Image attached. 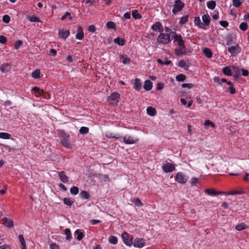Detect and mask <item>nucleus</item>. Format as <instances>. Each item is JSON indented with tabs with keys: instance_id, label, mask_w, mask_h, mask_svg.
Wrapping results in <instances>:
<instances>
[{
	"instance_id": "nucleus-58",
	"label": "nucleus",
	"mask_w": 249,
	"mask_h": 249,
	"mask_svg": "<svg viewBox=\"0 0 249 249\" xmlns=\"http://www.w3.org/2000/svg\"><path fill=\"white\" fill-rule=\"evenodd\" d=\"M198 181V179L196 178H192L191 179V186H195L196 185V183Z\"/></svg>"
},
{
	"instance_id": "nucleus-46",
	"label": "nucleus",
	"mask_w": 249,
	"mask_h": 249,
	"mask_svg": "<svg viewBox=\"0 0 249 249\" xmlns=\"http://www.w3.org/2000/svg\"><path fill=\"white\" fill-rule=\"evenodd\" d=\"M188 18H189L188 15H186V16L182 17L180 19L179 24H180L181 25L185 24L188 21Z\"/></svg>"
},
{
	"instance_id": "nucleus-28",
	"label": "nucleus",
	"mask_w": 249,
	"mask_h": 249,
	"mask_svg": "<svg viewBox=\"0 0 249 249\" xmlns=\"http://www.w3.org/2000/svg\"><path fill=\"white\" fill-rule=\"evenodd\" d=\"M74 234L77 235L76 239L78 241H81L84 237V233L80 231V230L79 229H77L75 231Z\"/></svg>"
},
{
	"instance_id": "nucleus-55",
	"label": "nucleus",
	"mask_w": 249,
	"mask_h": 249,
	"mask_svg": "<svg viewBox=\"0 0 249 249\" xmlns=\"http://www.w3.org/2000/svg\"><path fill=\"white\" fill-rule=\"evenodd\" d=\"M22 44V41L21 40H18L15 42L14 48L15 49H18L21 45Z\"/></svg>"
},
{
	"instance_id": "nucleus-10",
	"label": "nucleus",
	"mask_w": 249,
	"mask_h": 249,
	"mask_svg": "<svg viewBox=\"0 0 249 249\" xmlns=\"http://www.w3.org/2000/svg\"><path fill=\"white\" fill-rule=\"evenodd\" d=\"M32 91H34L37 96L42 97L44 98L47 99L46 93L44 92V90L40 89L37 87H34L32 88Z\"/></svg>"
},
{
	"instance_id": "nucleus-40",
	"label": "nucleus",
	"mask_w": 249,
	"mask_h": 249,
	"mask_svg": "<svg viewBox=\"0 0 249 249\" xmlns=\"http://www.w3.org/2000/svg\"><path fill=\"white\" fill-rule=\"evenodd\" d=\"M186 76L183 74H179L176 76V80L178 82H183L185 80Z\"/></svg>"
},
{
	"instance_id": "nucleus-43",
	"label": "nucleus",
	"mask_w": 249,
	"mask_h": 249,
	"mask_svg": "<svg viewBox=\"0 0 249 249\" xmlns=\"http://www.w3.org/2000/svg\"><path fill=\"white\" fill-rule=\"evenodd\" d=\"M132 202L135 204V205L138 207H142L143 206V203L141 202V200L137 198L133 199L132 200Z\"/></svg>"
},
{
	"instance_id": "nucleus-9",
	"label": "nucleus",
	"mask_w": 249,
	"mask_h": 249,
	"mask_svg": "<svg viewBox=\"0 0 249 249\" xmlns=\"http://www.w3.org/2000/svg\"><path fill=\"white\" fill-rule=\"evenodd\" d=\"M228 50L231 56H234L241 53V49L238 45H237L235 46H232L228 48Z\"/></svg>"
},
{
	"instance_id": "nucleus-38",
	"label": "nucleus",
	"mask_w": 249,
	"mask_h": 249,
	"mask_svg": "<svg viewBox=\"0 0 249 249\" xmlns=\"http://www.w3.org/2000/svg\"><path fill=\"white\" fill-rule=\"evenodd\" d=\"M247 226H246V225L244 223H242L237 225L235 227V229L237 231H241L247 229Z\"/></svg>"
},
{
	"instance_id": "nucleus-37",
	"label": "nucleus",
	"mask_w": 249,
	"mask_h": 249,
	"mask_svg": "<svg viewBox=\"0 0 249 249\" xmlns=\"http://www.w3.org/2000/svg\"><path fill=\"white\" fill-rule=\"evenodd\" d=\"M178 66L180 68H183L185 70L188 69V66L187 65L186 62L184 60H181L179 61Z\"/></svg>"
},
{
	"instance_id": "nucleus-3",
	"label": "nucleus",
	"mask_w": 249,
	"mask_h": 249,
	"mask_svg": "<svg viewBox=\"0 0 249 249\" xmlns=\"http://www.w3.org/2000/svg\"><path fill=\"white\" fill-rule=\"evenodd\" d=\"M184 6V3L180 0H176L172 9V13L174 15H176L178 12L181 11Z\"/></svg>"
},
{
	"instance_id": "nucleus-45",
	"label": "nucleus",
	"mask_w": 249,
	"mask_h": 249,
	"mask_svg": "<svg viewBox=\"0 0 249 249\" xmlns=\"http://www.w3.org/2000/svg\"><path fill=\"white\" fill-rule=\"evenodd\" d=\"M70 192L72 195H76L79 193V189L77 187L73 186L71 188Z\"/></svg>"
},
{
	"instance_id": "nucleus-63",
	"label": "nucleus",
	"mask_w": 249,
	"mask_h": 249,
	"mask_svg": "<svg viewBox=\"0 0 249 249\" xmlns=\"http://www.w3.org/2000/svg\"><path fill=\"white\" fill-rule=\"evenodd\" d=\"M50 249H59V247L55 243H52L50 245Z\"/></svg>"
},
{
	"instance_id": "nucleus-13",
	"label": "nucleus",
	"mask_w": 249,
	"mask_h": 249,
	"mask_svg": "<svg viewBox=\"0 0 249 249\" xmlns=\"http://www.w3.org/2000/svg\"><path fill=\"white\" fill-rule=\"evenodd\" d=\"M58 35L65 40L70 35V32L68 30H63L59 29L58 31Z\"/></svg>"
},
{
	"instance_id": "nucleus-12",
	"label": "nucleus",
	"mask_w": 249,
	"mask_h": 249,
	"mask_svg": "<svg viewBox=\"0 0 249 249\" xmlns=\"http://www.w3.org/2000/svg\"><path fill=\"white\" fill-rule=\"evenodd\" d=\"M133 244L135 247L142 248L144 246L145 243L142 239L136 238L134 239Z\"/></svg>"
},
{
	"instance_id": "nucleus-27",
	"label": "nucleus",
	"mask_w": 249,
	"mask_h": 249,
	"mask_svg": "<svg viewBox=\"0 0 249 249\" xmlns=\"http://www.w3.org/2000/svg\"><path fill=\"white\" fill-rule=\"evenodd\" d=\"M114 42L119 46H124L125 43V40L124 39L118 37L114 38Z\"/></svg>"
},
{
	"instance_id": "nucleus-32",
	"label": "nucleus",
	"mask_w": 249,
	"mask_h": 249,
	"mask_svg": "<svg viewBox=\"0 0 249 249\" xmlns=\"http://www.w3.org/2000/svg\"><path fill=\"white\" fill-rule=\"evenodd\" d=\"M207 6L210 9L213 10L216 6V2L214 0H210L207 2Z\"/></svg>"
},
{
	"instance_id": "nucleus-42",
	"label": "nucleus",
	"mask_w": 249,
	"mask_h": 249,
	"mask_svg": "<svg viewBox=\"0 0 249 249\" xmlns=\"http://www.w3.org/2000/svg\"><path fill=\"white\" fill-rule=\"evenodd\" d=\"M63 202L65 204L68 206H71L73 203V201L71 199L67 197L63 199Z\"/></svg>"
},
{
	"instance_id": "nucleus-26",
	"label": "nucleus",
	"mask_w": 249,
	"mask_h": 249,
	"mask_svg": "<svg viewBox=\"0 0 249 249\" xmlns=\"http://www.w3.org/2000/svg\"><path fill=\"white\" fill-rule=\"evenodd\" d=\"M60 143L64 147L66 148H70L71 146V143L69 142L68 138H64L61 140Z\"/></svg>"
},
{
	"instance_id": "nucleus-61",
	"label": "nucleus",
	"mask_w": 249,
	"mask_h": 249,
	"mask_svg": "<svg viewBox=\"0 0 249 249\" xmlns=\"http://www.w3.org/2000/svg\"><path fill=\"white\" fill-rule=\"evenodd\" d=\"M164 84L162 83H158L157 85V89L158 90H161L164 88Z\"/></svg>"
},
{
	"instance_id": "nucleus-15",
	"label": "nucleus",
	"mask_w": 249,
	"mask_h": 249,
	"mask_svg": "<svg viewBox=\"0 0 249 249\" xmlns=\"http://www.w3.org/2000/svg\"><path fill=\"white\" fill-rule=\"evenodd\" d=\"M205 192L209 195L217 196L219 195L224 194L225 193L221 191H216L213 189H207L205 190Z\"/></svg>"
},
{
	"instance_id": "nucleus-31",
	"label": "nucleus",
	"mask_w": 249,
	"mask_h": 249,
	"mask_svg": "<svg viewBox=\"0 0 249 249\" xmlns=\"http://www.w3.org/2000/svg\"><path fill=\"white\" fill-rule=\"evenodd\" d=\"M132 16L136 19H139L142 18V15L139 13L137 10H134L132 11Z\"/></svg>"
},
{
	"instance_id": "nucleus-8",
	"label": "nucleus",
	"mask_w": 249,
	"mask_h": 249,
	"mask_svg": "<svg viewBox=\"0 0 249 249\" xmlns=\"http://www.w3.org/2000/svg\"><path fill=\"white\" fill-rule=\"evenodd\" d=\"M175 165L170 162H167L162 165V168L165 173L171 172L175 170Z\"/></svg>"
},
{
	"instance_id": "nucleus-34",
	"label": "nucleus",
	"mask_w": 249,
	"mask_h": 249,
	"mask_svg": "<svg viewBox=\"0 0 249 249\" xmlns=\"http://www.w3.org/2000/svg\"><path fill=\"white\" fill-rule=\"evenodd\" d=\"M65 234L66 236V239L67 240H71L72 238L71 230L69 228H67L65 230Z\"/></svg>"
},
{
	"instance_id": "nucleus-36",
	"label": "nucleus",
	"mask_w": 249,
	"mask_h": 249,
	"mask_svg": "<svg viewBox=\"0 0 249 249\" xmlns=\"http://www.w3.org/2000/svg\"><path fill=\"white\" fill-rule=\"evenodd\" d=\"M108 241L111 244H112L113 245H116L117 244L118 242V239L116 237L113 235H110L108 237Z\"/></svg>"
},
{
	"instance_id": "nucleus-7",
	"label": "nucleus",
	"mask_w": 249,
	"mask_h": 249,
	"mask_svg": "<svg viewBox=\"0 0 249 249\" xmlns=\"http://www.w3.org/2000/svg\"><path fill=\"white\" fill-rule=\"evenodd\" d=\"M122 238L124 243L126 245L130 246L133 244L132 239L130 238L129 234L127 232H123Z\"/></svg>"
},
{
	"instance_id": "nucleus-39",
	"label": "nucleus",
	"mask_w": 249,
	"mask_h": 249,
	"mask_svg": "<svg viewBox=\"0 0 249 249\" xmlns=\"http://www.w3.org/2000/svg\"><path fill=\"white\" fill-rule=\"evenodd\" d=\"M40 71L38 69H36L32 73V76L36 79L39 78L40 77Z\"/></svg>"
},
{
	"instance_id": "nucleus-4",
	"label": "nucleus",
	"mask_w": 249,
	"mask_h": 249,
	"mask_svg": "<svg viewBox=\"0 0 249 249\" xmlns=\"http://www.w3.org/2000/svg\"><path fill=\"white\" fill-rule=\"evenodd\" d=\"M189 177L182 172L177 173L176 176V181L180 184H184L188 180Z\"/></svg>"
},
{
	"instance_id": "nucleus-62",
	"label": "nucleus",
	"mask_w": 249,
	"mask_h": 249,
	"mask_svg": "<svg viewBox=\"0 0 249 249\" xmlns=\"http://www.w3.org/2000/svg\"><path fill=\"white\" fill-rule=\"evenodd\" d=\"M95 26L94 25H89L88 27V30L92 33H93L95 31Z\"/></svg>"
},
{
	"instance_id": "nucleus-23",
	"label": "nucleus",
	"mask_w": 249,
	"mask_h": 249,
	"mask_svg": "<svg viewBox=\"0 0 249 249\" xmlns=\"http://www.w3.org/2000/svg\"><path fill=\"white\" fill-rule=\"evenodd\" d=\"M119 59L122 60V62L124 64H129L131 61V59L128 57L126 55H120L119 56Z\"/></svg>"
},
{
	"instance_id": "nucleus-30",
	"label": "nucleus",
	"mask_w": 249,
	"mask_h": 249,
	"mask_svg": "<svg viewBox=\"0 0 249 249\" xmlns=\"http://www.w3.org/2000/svg\"><path fill=\"white\" fill-rule=\"evenodd\" d=\"M27 18L30 22H41V21L39 19V18L36 16H27Z\"/></svg>"
},
{
	"instance_id": "nucleus-64",
	"label": "nucleus",
	"mask_w": 249,
	"mask_h": 249,
	"mask_svg": "<svg viewBox=\"0 0 249 249\" xmlns=\"http://www.w3.org/2000/svg\"><path fill=\"white\" fill-rule=\"evenodd\" d=\"M0 249H11L9 245H3L0 247Z\"/></svg>"
},
{
	"instance_id": "nucleus-6",
	"label": "nucleus",
	"mask_w": 249,
	"mask_h": 249,
	"mask_svg": "<svg viewBox=\"0 0 249 249\" xmlns=\"http://www.w3.org/2000/svg\"><path fill=\"white\" fill-rule=\"evenodd\" d=\"M138 140L137 137H133L129 135H125L123 137V142L126 144L136 143Z\"/></svg>"
},
{
	"instance_id": "nucleus-29",
	"label": "nucleus",
	"mask_w": 249,
	"mask_h": 249,
	"mask_svg": "<svg viewBox=\"0 0 249 249\" xmlns=\"http://www.w3.org/2000/svg\"><path fill=\"white\" fill-rule=\"evenodd\" d=\"M203 53L204 55L208 58H211L212 57L213 53L211 50L209 48H205L203 50Z\"/></svg>"
},
{
	"instance_id": "nucleus-54",
	"label": "nucleus",
	"mask_w": 249,
	"mask_h": 249,
	"mask_svg": "<svg viewBox=\"0 0 249 249\" xmlns=\"http://www.w3.org/2000/svg\"><path fill=\"white\" fill-rule=\"evenodd\" d=\"M182 88H187L189 89H192L195 87V85L191 83H184L182 85Z\"/></svg>"
},
{
	"instance_id": "nucleus-25",
	"label": "nucleus",
	"mask_w": 249,
	"mask_h": 249,
	"mask_svg": "<svg viewBox=\"0 0 249 249\" xmlns=\"http://www.w3.org/2000/svg\"><path fill=\"white\" fill-rule=\"evenodd\" d=\"M146 112L149 116H154L156 114V110L152 107H148L146 109Z\"/></svg>"
},
{
	"instance_id": "nucleus-47",
	"label": "nucleus",
	"mask_w": 249,
	"mask_h": 249,
	"mask_svg": "<svg viewBox=\"0 0 249 249\" xmlns=\"http://www.w3.org/2000/svg\"><path fill=\"white\" fill-rule=\"evenodd\" d=\"M244 191L242 190L240 191H232L231 192H228L227 194L228 195H241L244 194Z\"/></svg>"
},
{
	"instance_id": "nucleus-56",
	"label": "nucleus",
	"mask_w": 249,
	"mask_h": 249,
	"mask_svg": "<svg viewBox=\"0 0 249 249\" xmlns=\"http://www.w3.org/2000/svg\"><path fill=\"white\" fill-rule=\"evenodd\" d=\"M2 21L5 23H8L10 21V17L7 15L3 16L2 17Z\"/></svg>"
},
{
	"instance_id": "nucleus-24",
	"label": "nucleus",
	"mask_w": 249,
	"mask_h": 249,
	"mask_svg": "<svg viewBox=\"0 0 249 249\" xmlns=\"http://www.w3.org/2000/svg\"><path fill=\"white\" fill-rule=\"evenodd\" d=\"M180 47V48H177L175 49V54L177 56H180L182 54H185L186 53L185 49H184L183 47Z\"/></svg>"
},
{
	"instance_id": "nucleus-49",
	"label": "nucleus",
	"mask_w": 249,
	"mask_h": 249,
	"mask_svg": "<svg viewBox=\"0 0 249 249\" xmlns=\"http://www.w3.org/2000/svg\"><path fill=\"white\" fill-rule=\"evenodd\" d=\"M89 131V128L87 127H85V126L81 127L79 130L80 133L82 134H86L88 133Z\"/></svg>"
},
{
	"instance_id": "nucleus-5",
	"label": "nucleus",
	"mask_w": 249,
	"mask_h": 249,
	"mask_svg": "<svg viewBox=\"0 0 249 249\" xmlns=\"http://www.w3.org/2000/svg\"><path fill=\"white\" fill-rule=\"evenodd\" d=\"M120 97V95L119 93L117 92H114L107 97V101L110 104H117L119 102Z\"/></svg>"
},
{
	"instance_id": "nucleus-53",
	"label": "nucleus",
	"mask_w": 249,
	"mask_h": 249,
	"mask_svg": "<svg viewBox=\"0 0 249 249\" xmlns=\"http://www.w3.org/2000/svg\"><path fill=\"white\" fill-rule=\"evenodd\" d=\"M204 124L205 126L211 125V126L213 128H214L215 127V124L211 121L209 120L205 121Z\"/></svg>"
},
{
	"instance_id": "nucleus-50",
	"label": "nucleus",
	"mask_w": 249,
	"mask_h": 249,
	"mask_svg": "<svg viewBox=\"0 0 249 249\" xmlns=\"http://www.w3.org/2000/svg\"><path fill=\"white\" fill-rule=\"evenodd\" d=\"M107 137L108 138H112L113 139H114L115 140H118L120 141H122L121 140L122 137L119 135H113L112 133H110V134H109V135H107Z\"/></svg>"
},
{
	"instance_id": "nucleus-17",
	"label": "nucleus",
	"mask_w": 249,
	"mask_h": 249,
	"mask_svg": "<svg viewBox=\"0 0 249 249\" xmlns=\"http://www.w3.org/2000/svg\"><path fill=\"white\" fill-rule=\"evenodd\" d=\"M77 33L75 36L76 38L79 40H82L84 36V34L83 28L81 26H79L77 28Z\"/></svg>"
},
{
	"instance_id": "nucleus-1",
	"label": "nucleus",
	"mask_w": 249,
	"mask_h": 249,
	"mask_svg": "<svg viewBox=\"0 0 249 249\" xmlns=\"http://www.w3.org/2000/svg\"><path fill=\"white\" fill-rule=\"evenodd\" d=\"M172 32L169 33H161L157 38V41L160 45H166L172 41Z\"/></svg>"
},
{
	"instance_id": "nucleus-21",
	"label": "nucleus",
	"mask_w": 249,
	"mask_h": 249,
	"mask_svg": "<svg viewBox=\"0 0 249 249\" xmlns=\"http://www.w3.org/2000/svg\"><path fill=\"white\" fill-rule=\"evenodd\" d=\"M58 177H59L61 181L63 183L68 182V177L65 175L64 171H61L58 173Z\"/></svg>"
},
{
	"instance_id": "nucleus-22",
	"label": "nucleus",
	"mask_w": 249,
	"mask_h": 249,
	"mask_svg": "<svg viewBox=\"0 0 249 249\" xmlns=\"http://www.w3.org/2000/svg\"><path fill=\"white\" fill-rule=\"evenodd\" d=\"M153 87V83L149 80H146L144 82V84L143 86V88L145 90L149 91Z\"/></svg>"
},
{
	"instance_id": "nucleus-44",
	"label": "nucleus",
	"mask_w": 249,
	"mask_h": 249,
	"mask_svg": "<svg viewBox=\"0 0 249 249\" xmlns=\"http://www.w3.org/2000/svg\"><path fill=\"white\" fill-rule=\"evenodd\" d=\"M106 26L108 29H116V25L113 21H108L106 23Z\"/></svg>"
},
{
	"instance_id": "nucleus-48",
	"label": "nucleus",
	"mask_w": 249,
	"mask_h": 249,
	"mask_svg": "<svg viewBox=\"0 0 249 249\" xmlns=\"http://www.w3.org/2000/svg\"><path fill=\"white\" fill-rule=\"evenodd\" d=\"M248 27V24L246 22H243L240 23L239 25V29L242 31H245L247 30Z\"/></svg>"
},
{
	"instance_id": "nucleus-19",
	"label": "nucleus",
	"mask_w": 249,
	"mask_h": 249,
	"mask_svg": "<svg viewBox=\"0 0 249 249\" xmlns=\"http://www.w3.org/2000/svg\"><path fill=\"white\" fill-rule=\"evenodd\" d=\"M202 20L203 21V24L204 25L205 27L206 26H209L211 22V18L210 16L207 14V15H204L202 17Z\"/></svg>"
},
{
	"instance_id": "nucleus-59",
	"label": "nucleus",
	"mask_w": 249,
	"mask_h": 249,
	"mask_svg": "<svg viewBox=\"0 0 249 249\" xmlns=\"http://www.w3.org/2000/svg\"><path fill=\"white\" fill-rule=\"evenodd\" d=\"M101 178L105 181H109L110 178L108 175H102L101 176Z\"/></svg>"
},
{
	"instance_id": "nucleus-35",
	"label": "nucleus",
	"mask_w": 249,
	"mask_h": 249,
	"mask_svg": "<svg viewBox=\"0 0 249 249\" xmlns=\"http://www.w3.org/2000/svg\"><path fill=\"white\" fill-rule=\"evenodd\" d=\"M223 73L227 76H231L232 72L231 69L228 67H225L222 70Z\"/></svg>"
},
{
	"instance_id": "nucleus-52",
	"label": "nucleus",
	"mask_w": 249,
	"mask_h": 249,
	"mask_svg": "<svg viewBox=\"0 0 249 249\" xmlns=\"http://www.w3.org/2000/svg\"><path fill=\"white\" fill-rule=\"evenodd\" d=\"M233 5L236 7L238 8L242 4V2H241L239 0H232Z\"/></svg>"
},
{
	"instance_id": "nucleus-60",
	"label": "nucleus",
	"mask_w": 249,
	"mask_h": 249,
	"mask_svg": "<svg viewBox=\"0 0 249 249\" xmlns=\"http://www.w3.org/2000/svg\"><path fill=\"white\" fill-rule=\"evenodd\" d=\"M7 41V38L5 36L1 35L0 36V43L1 44H5Z\"/></svg>"
},
{
	"instance_id": "nucleus-51",
	"label": "nucleus",
	"mask_w": 249,
	"mask_h": 249,
	"mask_svg": "<svg viewBox=\"0 0 249 249\" xmlns=\"http://www.w3.org/2000/svg\"><path fill=\"white\" fill-rule=\"evenodd\" d=\"M68 18L70 20H72V17H71V13L70 12H66L64 15H63L62 17H61V20H65V19H66L67 18Z\"/></svg>"
},
{
	"instance_id": "nucleus-20",
	"label": "nucleus",
	"mask_w": 249,
	"mask_h": 249,
	"mask_svg": "<svg viewBox=\"0 0 249 249\" xmlns=\"http://www.w3.org/2000/svg\"><path fill=\"white\" fill-rule=\"evenodd\" d=\"M11 70V66L8 63L4 64L0 67V70L3 73H7Z\"/></svg>"
},
{
	"instance_id": "nucleus-33",
	"label": "nucleus",
	"mask_w": 249,
	"mask_h": 249,
	"mask_svg": "<svg viewBox=\"0 0 249 249\" xmlns=\"http://www.w3.org/2000/svg\"><path fill=\"white\" fill-rule=\"evenodd\" d=\"M80 196L81 198L85 199H88L90 197L89 194L86 191H81L80 194Z\"/></svg>"
},
{
	"instance_id": "nucleus-18",
	"label": "nucleus",
	"mask_w": 249,
	"mask_h": 249,
	"mask_svg": "<svg viewBox=\"0 0 249 249\" xmlns=\"http://www.w3.org/2000/svg\"><path fill=\"white\" fill-rule=\"evenodd\" d=\"M3 224L6 227L10 228L13 227L14 226L13 220L7 217L3 218Z\"/></svg>"
},
{
	"instance_id": "nucleus-16",
	"label": "nucleus",
	"mask_w": 249,
	"mask_h": 249,
	"mask_svg": "<svg viewBox=\"0 0 249 249\" xmlns=\"http://www.w3.org/2000/svg\"><path fill=\"white\" fill-rule=\"evenodd\" d=\"M142 87V83L140 79L136 78L133 86V88L137 91H140Z\"/></svg>"
},
{
	"instance_id": "nucleus-57",
	"label": "nucleus",
	"mask_w": 249,
	"mask_h": 249,
	"mask_svg": "<svg viewBox=\"0 0 249 249\" xmlns=\"http://www.w3.org/2000/svg\"><path fill=\"white\" fill-rule=\"evenodd\" d=\"M219 24L221 26L224 28H226L229 26V23L227 21L221 20L219 22Z\"/></svg>"
},
{
	"instance_id": "nucleus-14",
	"label": "nucleus",
	"mask_w": 249,
	"mask_h": 249,
	"mask_svg": "<svg viewBox=\"0 0 249 249\" xmlns=\"http://www.w3.org/2000/svg\"><path fill=\"white\" fill-rule=\"evenodd\" d=\"M194 23L195 25H196L200 29L205 30L207 29V28L204 26L203 23H201L200 18L199 17H195L194 19Z\"/></svg>"
},
{
	"instance_id": "nucleus-41",
	"label": "nucleus",
	"mask_w": 249,
	"mask_h": 249,
	"mask_svg": "<svg viewBox=\"0 0 249 249\" xmlns=\"http://www.w3.org/2000/svg\"><path fill=\"white\" fill-rule=\"evenodd\" d=\"M11 137V135L6 132L0 133V138L3 139H9Z\"/></svg>"
},
{
	"instance_id": "nucleus-2",
	"label": "nucleus",
	"mask_w": 249,
	"mask_h": 249,
	"mask_svg": "<svg viewBox=\"0 0 249 249\" xmlns=\"http://www.w3.org/2000/svg\"><path fill=\"white\" fill-rule=\"evenodd\" d=\"M173 39L177 41L179 47H183L184 49H185V47L184 45V41L180 35L178 34L176 32H172V40Z\"/></svg>"
},
{
	"instance_id": "nucleus-11",
	"label": "nucleus",
	"mask_w": 249,
	"mask_h": 249,
	"mask_svg": "<svg viewBox=\"0 0 249 249\" xmlns=\"http://www.w3.org/2000/svg\"><path fill=\"white\" fill-rule=\"evenodd\" d=\"M151 29L153 30L154 31H158L160 33V34L163 32L164 30V28L162 24L159 21L155 23L152 26Z\"/></svg>"
}]
</instances>
